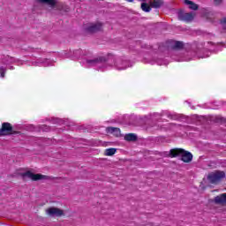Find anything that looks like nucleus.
<instances>
[{"mask_svg": "<svg viewBox=\"0 0 226 226\" xmlns=\"http://www.w3.org/2000/svg\"><path fill=\"white\" fill-rule=\"evenodd\" d=\"M177 156H181L184 163H190L193 160V154L183 148H173L170 150V158H177Z\"/></svg>", "mask_w": 226, "mask_h": 226, "instance_id": "nucleus-1", "label": "nucleus"}, {"mask_svg": "<svg viewBox=\"0 0 226 226\" xmlns=\"http://www.w3.org/2000/svg\"><path fill=\"white\" fill-rule=\"evenodd\" d=\"M226 177V173L223 170H215L210 172L207 179L210 183V185H220V182L224 180Z\"/></svg>", "mask_w": 226, "mask_h": 226, "instance_id": "nucleus-2", "label": "nucleus"}, {"mask_svg": "<svg viewBox=\"0 0 226 226\" xmlns=\"http://www.w3.org/2000/svg\"><path fill=\"white\" fill-rule=\"evenodd\" d=\"M20 132L13 130V125L11 123L4 122L0 128V137H6L8 135H19Z\"/></svg>", "mask_w": 226, "mask_h": 226, "instance_id": "nucleus-3", "label": "nucleus"}, {"mask_svg": "<svg viewBox=\"0 0 226 226\" xmlns=\"http://www.w3.org/2000/svg\"><path fill=\"white\" fill-rule=\"evenodd\" d=\"M19 176H21V177L23 179H26V177H27L28 179H31L32 181H41V179H48L49 177L45 176V175H41V174H34L29 170L20 173Z\"/></svg>", "mask_w": 226, "mask_h": 226, "instance_id": "nucleus-4", "label": "nucleus"}, {"mask_svg": "<svg viewBox=\"0 0 226 226\" xmlns=\"http://www.w3.org/2000/svg\"><path fill=\"white\" fill-rule=\"evenodd\" d=\"M47 215L49 216H64V211L57 207H49L46 210Z\"/></svg>", "mask_w": 226, "mask_h": 226, "instance_id": "nucleus-5", "label": "nucleus"}, {"mask_svg": "<svg viewBox=\"0 0 226 226\" xmlns=\"http://www.w3.org/2000/svg\"><path fill=\"white\" fill-rule=\"evenodd\" d=\"M102 27H103L102 23H93L86 28V31L87 33H90V34H92L93 33H98V31H102Z\"/></svg>", "mask_w": 226, "mask_h": 226, "instance_id": "nucleus-6", "label": "nucleus"}, {"mask_svg": "<svg viewBox=\"0 0 226 226\" xmlns=\"http://www.w3.org/2000/svg\"><path fill=\"white\" fill-rule=\"evenodd\" d=\"M178 19L184 22H192V20H193V14H192V12L185 13L183 11H179Z\"/></svg>", "mask_w": 226, "mask_h": 226, "instance_id": "nucleus-7", "label": "nucleus"}, {"mask_svg": "<svg viewBox=\"0 0 226 226\" xmlns=\"http://www.w3.org/2000/svg\"><path fill=\"white\" fill-rule=\"evenodd\" d=\"M215 204H219L220 206H226V192L217 195L214 199Z\"/></svg>", "mask_w": 226, "mask_h": 226, "instance_id": "nucleus-8", "label": "nucleus"}, {"mask_svg": "<svg viewBox=\"0 0 226 226\" xmlns=\"http://www.w3.org/2000/svg\"><path fill=\"white\" fill-rule=\"evenodd\" d=\"M107 132L114 135V137H121V129L117 127H108Z\"/></svg>", "mask_w": 226, "mask_h": 226, "instance_id": "nucleus-9", "label": "nucleus"}, {"mask_svg": "<svg viewBox=\"0 0 226 226\" xmlns=\"http://www.w3.org/2000/svg\"><path fill=\"white\" fill-rule=\"evenodd\" d=\"M107 58L105 56H99L95 59L87 60V63L88 64H96L97 63H105Z\"/></svg>", "mask_w": 226, "mask_h": 226, "instance_id": "nucleus-10", "label": "nucleus"}, {"mask_svg": "<svg viewBox=\"0 0 226 226\" xmlns=\"http://www.w3.org/2000/svg\"><path fill=\"white\" fill-rule=\"evenodd\" d=\"M149 4L151 6V8H162V6L163 5V1L162 0H154V1H150Z\"/></svg>", "mask_w": 226, "mask_h": 226, "instance_id": "nucleus-11", "label": "nucleus"}, {"mask_svg": "<svg viewBox=\"0 0 226 226\" xmlns=\"http://www.w3.org/2000/svg\"><path fill=\"white\" fill-rule=\"evenodd\" d=\"M185 4H187L190 10H194V11L199 10V5L190 0H185Z\"/></svg>", "mask_w": 226, "mask_h": 226, "instance_id": "nucleus-12", "label": "nucleus"}, {"mask_svg": "<svg viewBox=\"0 0 226 226\" xmlns=\"http://www.w3.org/2000/svg\"><path fill=\"white\" fill-rule=\"evenodd\" d=\"M124 140H127V142H135L137 140V135L133 133L125 134Z\"/></svg>", "mask_w": 226, "mask_h": 226, "instance_id": "nucleus-13", "label": "nucleus"}, {"mask_svg": "<svg viewBox=\"0 0 226 226\" xmlns=\"http://www.w3.org/2000/svg\"><path fill=\"white\" fill-rule=\"evenodd\" d=\"M117 150L116 148H107L104 151V156H114V154H116V152Z\"/></svg>", "mask_w": 226, "mask_h": 226, "instance_id": "nucleus-14", "label": "nucleus"}, {"mask_svg": "<svg viewBox=\"0 0 226 226\" xmlns=\"http://www.w3.org/2000/svg\"><path fill=\"white\" fill-rule=\"evenodd\" d=\"M141 10L143 11H146V13H149V11H151V4H147V3H142L141 4Z\"/></svg>", "mask_w": 226, "mask_h": 226, "instance_id": "nucleus-15", "label": "nucleus"}, {"mask_svg": "<svg viewBox=\"0 0 226 226\" xmlns=\"http://www.w3.org/2000/svg\"><path fill=\"white\" fill-rule=\"evenodd\" d=\"M39 3H45L46 4H49V6H56V0H37Z\"/></svg>", "mask_w": 226, "mask_h": 226, "instance_id": "nucleus-16", "label": "nucleus"}, {"mask_svg": "<svg viewBox=\"0 0 226 226\" xmlns=\"http://www.w3.org/2000/svg\"><path fill=\"white\" fill-rule=\"evenodd\" d=\"M183 47H184L183 41H177L175 42L173 49H183Z\"/></svg>", "mask_w": 226, "mask_h": 226, "instance_id": "nucleus-17", "label": "nucleus"}, {"mask_svg": "<svg viewBox=\"0 0 226 226\" xmlns=\"http://www.w3.org/2000/svg\"><path fill=\"white\" fill-rule=\"evenodd\" d=\"M4 75H6V68L0 67V77L2 79H4Z\"/></svg>", "mask_w": 226, "mask_h": 226, "instance_id": "nucleus-18", "label": "nucleus"}, {"mask_svg": "<svg viewBox=\"0 0 226 226\" xmlns=\"http://www.w3.org/2000/svg\"><path fill=\"white\" fill-rule=\"evenodd\" d=\"M221 24H222V28H223V29H226V18H224V19H222L221 20Z\"/></svg>", "mask_w": 226, "mask_h": 226, "instance_id": "nucleus-19", "label": "nucleus"}, {"mask_svg": "<svg viewBox=\"0 0 226 226\" xmlns=\"http://www.w3.org/2000/svg\"><path fill=\"white\" fill-rule=\"evenodd\" d=\"M223 0H215V4H216L218 6V4H222V2Z\"/></svg>", "mask_w": 226, "mask_h": 226, "instance_id": "nucleus-20", "label": "nucleus"}, {"mask_svg": "<svg viewBox=\"0 0 226 226\" xmlns=\"http://www.w3.org/2000/svg\"><path fill=\"white\" fill-rule=\"evenodd\" d=\"M127 3H133V0H125Z\"/></svg>", "mask_w": 226, "mask_h": 226, "instance_id": "nucleus-21", "label": "nucleus"}, {"mask_svg": "<svg viewBox=\"0 0 226 226\" xmlns=\"http://www.w3.org/2000/svg\"><path fill=\"white\" fill-rule=\"evenodd\" d=\"M139 1H146V0H139Z\"/></svg>", "mask_w": 226, "mask_h": 226, "instance_id": "nucleus-22", "label": "nucleus"}]
</instances>
